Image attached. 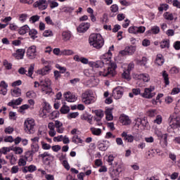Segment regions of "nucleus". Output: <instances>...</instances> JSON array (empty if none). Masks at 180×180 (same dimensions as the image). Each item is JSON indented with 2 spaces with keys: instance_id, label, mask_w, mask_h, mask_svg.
Returning <instances> with one entry per match:
<instances>
[{
  "instance_id": "19",
  "label": "nucleus",
  "mask_w": 180,
  "mask_h": 180,
  "mask_svg": "<svg viewBox=\"0 0 180 180\" xmlns=\"http://www.w3.org/2000/svg\"><path fill=\"white\" fill-rule=\"evenodd\" d=\"M51 109V106L49 103H44V108L42 110V117L46 118L47 116V113H50Z\"/></svg>"
},
{
  "instance_id": "39",
  "label": "nucleus",
  "mask_w": 180,
  "mask_h": 180,
  "mask_svg": "<svg viewBox=\"0 0 180 180\" xmlns=\"http://www.w3.org/2000/svg\"><path fill=\"white\" fill-rule=\"evenodd\" d=\"M146 32V27H136V34H141Z\"/></svg>"
},
{
  "instance_id": "63",
  "label": "nucleus",
  "mask_w": 180,
  "mask_h": 180,
  "mask_svg": "<svg viewBox=\"0 0 180 180\" xmlns=\"http://www.w3.org/2000/svg\"><path fill=\"white\" fill-rule=\"evenodd\" d=\"M151 32L153 33V34H158V33H160V27L157 26L153 27Z\"/></svg>"
},
{
  "instance_id": "29",
  "label": "nucleus",
  "mask_w": 180,
  "mask_h": 180,
  "mask_svg": "<svg viewBox=\"0 0 180 180\" xmlns=\"http://www.w3.org/2000/svg\"><path fill=\"white\" fill-rule=\"evenodd\" d=\"M105 119L106 120L110 121L113 120V115H112V109L108 108L105 110Z\"/></svg>"
},
{
  "instance_id": "8",
  "label": "nucleus",
  "mask_w": 180,
  "mask_h": 180,
  "mask_svg": "<svg viewBox=\"0 0 180 180\" xmlns=\"http://www.w3.org/2000/svg\"><path fill=\"white\" fill-rule=\"evenodd\" d=\"M33 160V154L32 152L28 151L25 153V155L23 158H21L18 160L19 167H25L26 165V161H32Z\"/></svg>"
},
{
  "instance_id": "45",
  "label": "nucleus",
  "mask_w": 180,
  "mask_h": 180,
  "mask_svg": "<svg viewBox=\"0 0 180 180\" xmlns=\"http://www.w3.org/2000/svg\"><path fill=\"white\" fill-rule=\"evenodd\" d=\"M60 112L65 115L66 113H68L70 112V107L64 105L63 107L60 108Z\"/></svg>"
},
{
  "instance_id": "48",
  "label": "nucleus",
  "mask_w": 180,
  "mask_h": 180,
  "mask_svg": "<svg viewBox=\"0 0 180 180\" xmlns=\"http://www.w3.org/2000/svg\"><path fill=\"white\" fill-rule=\"evenodd\" d=\"M94 113L97 117H100L101 119L103 117V111H102V110H96Z\"/></svg>"
},
{
  "instance_id": "5",
  "label": "nucleus",
  "mask_w": 180,
  "mask_h": 180,
  "mask_svg": "<svg viewBox=\"0 0 180 180\" xmlns=\"http://www.w3.org/2000/svg\"><path fill=\"white\" fill-rule=\"evenodd\" d=\"M40 86L42 89V92L44 94H51L53 89H51V80L46 79L40 82Z\"/></svg>"
},
{
  "instance_id": "64",
  "label": "nucleus",
  "mask_w": 180,
  "mask_h": 180,
  "mask_svg": "<svg viewBox=\"0 0 180 180\" xmlns=\"http://www.w3.org/2000/svg\"><path fill=\"white\" fill-rule=\"evenodd\" d=\"M4 131L6 134H12L13 133V128L8 127L4 129Z\"/></svg>"
},
{
  "instance_id": "27",
  "label": "nucleus",
  "mask_w": 180,
  "mask_h": 180,
  "mask_svg": "<svg viewBox=\"0 0 180 180\" xmlns=\"http://www.w3.org/2000/svg\"><path fill=\"white\" fill-rule=\"evenodd\" d=\"M120 172H122V166H118L117 169H113L111 172L112 178H117L120 174Z\"/></svg>"
},
{
  "instance_id": "16",
  "label": "nucleus",
  "mask_w": 180,
  "mask_h": 180,
  "mask_svg": "<svg viewBox=\"0 0 180 180\" xmlns=\"http://www.w3.org/2000/svg\"><path fill=\"white\" fill-rule=\"evenodd\" d=\"M121 136L123 137L124 141H127V143H133V141H134V136L131 134H127L126 131H123Z\"/></svg>"
},
{
  "instance_id": "10",
  "label": "nucleus",
  "mask_w": 180,
  "mask_h": 180,
  "mask_svg": "<svg viewBox=\"0 0 180 180\" xmlns=\"http://www.w3.org/2000/svg\"><path fill=\"white\" fill-rule=\"evenodd\" d=\"M33 6L34 8H38L39 11H44L47 9L49 4H47L46 0H39L34 3Z\"/></svg>"
},
{
  "instance_id": "2",
  "label": "nucleus",
  "mask_w": 180,
  "mask_h": 180,
  "mask_svg": "<svg viewBox=\"0 0 180 180\" xmlns=\"http://www.w3.org/2000/svg\"><path fill=\"white\" fill-rule=\"evenodd\" d=\"M108 66L106 69H104L103 71L99 72V75L102 77H108V78H111V77H115L116 75V68H117V65H115V63L109 62L108 63Z\"/></svg>"
},
{
  "instance_id": "32",
  "label": "nucleus",
  "mask_w": 180,
  "mask_h": 180,
  "mask_svg": "<svg viewBox=\"0 0 180 180\" xmlns=\"http://www.w3.org/2000/svg\"><path fill=\"white\" fill-rule=\"evenodd\" d=\"M72 143L75 144H82V139L77 135H74L72 139Z\"/></svg>"
},
{
  "instance_id": "50",
  "label": "nucleus",
  "mask_w": 180,
  "mask_h": 180,
  "mask_svg": "<svg viewBox=\"0 0 180 180\" xmlns=\"http://www.w3.org/2000/svg\"><path fill=\"white\" fill-rule=\"evenodd\" d=\"M168 8V4H160V7L158 8V11L160 12H162V11H167Z\"/></svg>"
},
{
  "instance_id": "42",
  "label": "nucleus",
  "mask_w": 180,
  "mask_h": 180,
  "mask_svg": "<svg viewBox=\"0 0 180 180\" xmlns=\"http://www.w3.org/2000/svg\"><path fill=\"white\" fill-rule=\"evenodd\" d=\"M6 158H8L10 160L11 165H15L16 164V158H15V156L9 155L6 156Z\"/></svg>"
},
{
  "instance_id": "9",
  "label": "nucleus",
  "mask_w": 180,
  "mask_h": 180,
  "mask_svg": "<svg viewBox=\"0 0 180 180\" xmlns=\"http://www.w3.org/2000/svg\"><path fill=\"white\" fill-rule=\"evenodd\" d=\"M137 47L136 46L130 45L125 47L124 50L120 51L121 56H133L136 53Z\"/></svg>"
},
{
  "instance_id": "51",
  "label": "nucleus",
  "mask_w": 180,
  "mask_h": 180,
  "mask_svg": "<svg viewBox=\"0 0 180 180\" xmlns=\"http://www.w3.org/2000/svg\"><path fill=\"white\" fill-rule=\"evenodd\" d=\"M137 64L139 65H146V64H147V58L143 57L142 60H137Z\"/></svg>"
},
{
  "instance_id": "17",
  "label": "nucleus",
  "mask_w": 180,
  "mask_h": 180,
  "mask_svg": "<svg viewBox=\"0 0 180 180\" xmlns=\"http://www.w3.org/2000/svg\"><path fill=\"white\" fill-rule=\"evenodd\" d=\"M25 49H20L16 51L15 53H13V56L16 58L17 60H22L23 57L25 56Z\"/></svg>"
},
{
  "instance_id": "30",
  "label": "nucleus",
  "mask_w": 180,
  "mask_h": 180,
  "mask_svg": "<svg viewBox=\"0 0 180 180\" xmlns=\"http://www.w3.org/2000/svg\"><path fill=\"white\" fill-rule=\"evenodd\" d=\"M122 77L124 79H127V81H130L131 79V77L130 76V72L127 69L124 70Z\"/></svg>"
},
{
  "instance_id": "1",
  "label": "nucleus",
  "mask_w": 180,
  "mask_h": 180,
  "mask_svg": "<svg viewBox=\"0 0 180 180\" xmlns=\"http://www.w3.org/2000/svg\"><path fill=\"white\" fill-rule=\"evenodd\" d=\"M89 43L90 46L96 49L97 50H101V47H103V44H105V41L102 37L101 34H91L89 38Z\"/></svg>"
},
{
  "instance_id": "55",
  "label": "nucleus",
  "mask_w": 180,
  "mask_h": 180,
  "mask_svg": "<svg viewBox=\"0 0 180 180\" xmlns=\"http://www.w3.org/2000/svg\"><path fill=\"white\" fill-rule=\"evenodd\" d=\"M156 115H157V110H150L148 112V115L150 117H154V116H156Z\"/></svg>"
},
{
  "instance_id": "15",
  "label": "nucleus",
  "mask_w": 180,
  "mask_h": 180,
  "mask_svg": "<svg viewBox=\"0 0 180 180\" xmlns=\"http://www.w3.org/2000/svg\"><path fill=\"white\" fill-rule=\"evenodd\" d=\"M112 96L115 99H120L123 96V91L120 87H117L113 89Z\"/></svg>"
},
{
  "instance_id": "38",
  "label": "nucleus",
  "mask_w": 180,
  "mask_h": 180,
  "mask_svg": "<svg viewBox=\"0 0 180 180\" xmlns=\"http://www.w3.org/2000/svg\"><path fill=\"white\" fill-rule=\"evenodd\" d=\"M32 147V151H30L33 154V153H37L39 151V143H32L31 145Z\"/></svg>"
},
{
  "instance_id": "53",
  "label": "nucleus",
  "mask_w": 180,
  "mask_h": 180,
  "mask_svg": "<svg viewBox=\"0 0 180 180\" xmlns=\"http://www.w3.org/2000/svg\"><path fill=\"white\" fill-rule=\"evenodd\" d=\"M20 22H25L27 19V14H20L19 15Z\"/></svg>"
},
{
  "instance_id": "52",
  "label": "nucleus",
  "mask_w": 180,
  "mask_h": 180,
  "mask_svg": "<svg viewBox=\"0 0 180 180\" xmlns=\"http://www.w3.org/2000/svg\"><path fill=\"white\" fill-rule=\"evenodd\" d=\"M49 6L51 8V9H54V8H57V6H58V3L56 1H50Z\"/></svg>"
},
{
  "instance_id": "62",
  "label": "nucleus",
  "mask_w": 180,
  "mask_h": 180,
  "mask_svg": "<svg viewBox=\"0 0 180 180\" xmlns=\"http://www.w3.org/2000/svg\"><path fill=\"white\" fill-rule=\"evenodd\" d=\"M40 19V16L39 15H33L30 18V20L32 22V23H35V22H38Z\"/></svg>"
},
{
  "instance_id": "20",
  "label": "nucleus",
  "mask_w": 180,
  "mask_h": 180,
  "mask_svg": "<svg viewBox=\"0 0 180 180\" xmlns=\"http://www.w3.org/2000/svg\"><path fill=\"white\" fill-rule=\"evenodd\" d=\"M120 122L124 126H127L131 123L130 118H129V116L127 115H121L120 117Z\"/></svg>"
},
{
  "instance_id": "41",
  "label": "nucleus",
  "mask_w": 180,
  "mask_h": 180,
  "mask_svg": "<svg viewBox=\"0 0 180 180\" xmlns=\"http://www.w3.org/2000/svg\"><path fill=\"white\" fill-rule=\"evenodd\" d=\"M61 54L63 56H72V54H74V51L70 49H65L61 52Z\"/></svg>"
},
{
  "instance_id": "24",
  "label": "nucleus",
  "mask_w": 180,
  "mask_h": 180,
  "mask_svg": "<svg viewBox=\"0 0 180 180\" xmlns=\"http://www.w3.org/2000/svg\"><path fill=\"white\" fill-rule=\"evenodd\" d=\"M51 70L50 65H45V67L39 70H37V74L39 75H46L47 72H49Z\"/></svg>"
},
{
  "instance_id": "3",
  "label": "nucleus",
  "mask_w": 180,
  "mask_h": 180,
  "mask_svg": "<svg viewBox=\"0 0 180 180\" xmlns=\"http://www.w3.org/2000/svg\"><path fill=\"white\" fill-rule=\"evenodd\" d=\"M82 101L85 105H91L95 102V96H94V93L91 90H86L82 94Z\"/></svg>"
},
{
  "instance_id": "23",
  "label": "nucleus",
  "mask_w": 180,
  "mask_h": 180,
  "mask_svg": "<svg viewBox=\"0 0 180 180\" xmlns=\"http://www.w3.org/2000/svg\"><path fill=\"white\" fill-rule=\"evenodd\" d=\"M72 36V34L70 31H63L62 32V37L64 41H68L71 39Z\"/></svg>"
},
{
  "instance_id": "57",
  "label": "nucleus",
  "mask_w": 180,
  "mask_h": 180,
  "mask_svg": "<svg viewBox=\"0 0 180 180\" xmlns=\"http://www.w3.org/2000/svg\"><path fill=\"white\" fill-rule=\"evenodd\" d=\"M26 96L27 98H36V93H34V91H27L26 93Z\"/></svg>"
},
{
  "instance_id": "56",
  "label": "nucleus",
  "mask_w": 180,
  "mask_h": 180,
  "mask_svg": "<svg viewBox=\"0 0 180 180\" xmlns=\"http://www.w3.org/2000/svg\"><path fill=\"white\" fill-rule=\"evenodd\" d=\"M26 109H29V105H27V104L20 106L18 110V112H20V113H24L23 111L26 110Z\"/></svg>"
},
{
  "instance_id": "28",
  "label": "nucleus",
  "mask_w": 180,
  "mask_h": 180,
  "mask_svg": "<svg viewBox=\"0 0 180 180\" xmlns=\"http://www.w3.org/2000/svg\"><path fill=\"white\" fill-rule=\"evenodd\" d=\"M104 64L105 63H103V61L98 60V61H96V62H93L91 63V67L93 68H101V67H103Z\"/></svg>"
},
{
  "instance_id": "60",
  "label": "nucleus",
  "mask_w": 180,
  "mask_h": 180,
  "mask_svg": "<svg viewBox=\"0 0 180 180\" xmlns=\"http://www.w3.org/2000/svg\"><path fill=\"white\" fill-rule=\"evenodd\" d=\"M56 68H58V70H60L61 74H64L67 71V68L65 67H61L60 65L57 64L56 65Z\"/></svg>"
},
{
  "instance_id": "36",
  "label": "nucleus",
  "mask_w": 180,
  "mask_h": 180,
  "mask_svg": "<svg viewBox=\"0 0 180 180\" xmlns=\"http://www.w3.org/2000/svg\"><path fill=\"white\" fill-rule=\"evenodd\" d=\"M162 77L165 80V84L166 85H169V79L168 78V74H167V71H163L162 72Z\"/></svg>"
},
{
  "instance_id": "18",
  "label": "nucleus",
  "mask_w": 180,
  "mask_h": 180,
  "mask_svg": "<svg viewBox=\"0 0 180 180\" xmlns=\"http://www.w3.org/2000/svg\"><path fill=\"white\" fill-rule=\"evenodd\" d=\"M63 96L68 102H75V101H77V96L74 94H71V92L64 94Z\"/></svg>"
},
{
  "instance_id": "35",
  "label": "nucleus",
  "mask_w": 180,
  "mask_h": 180,
  "mask_svg": "<svg viewBox=\"0 0 180 180\" xmlns=\"http://www.w3.org/2000/svg\"><path fill=\"white\" fill-rule=\"evenodd\" d=\"M110 11L111 13H117V12H119V6H117V4H112L110 7Z\"/></svg>"
},
{
  "instance_id": "26",
  "label": "nucleus",
  "mask_w": 180,
  "mask_h": 180,
  "mask_svg": "<svg viewBox=\"0 0 180 180\" xmlns=\"http://www.w3.org/2000/svg\"><path fill=\"white\" fill-rule=\"evenodd\" d=\"M11 94L14 98H18L22 95V90L18 87H15L14 89L11 90Z\"/></svg>"
},
{
  "instance_id": "40",
  "label": "nucleus",
  "mask_w": 180,
  "mask_h": 180,
  "mask_svg": "<svg viewBox=\"0 0 180 180\" xmlns=\"http://www.w3.org/2000/svg\"><path fill=\"white\" fill-rule=\"evenodd\" d=\"M160 47L161 49H165V47H167V49L169 48V41L163 40L160 43Z\"/></svg>"
},
{
  "instance_id": "6",
  "label": "nucleus",
  "mask_w": 180,
  "mask_h": 180,
  "mask_svg": "<svg viewBox=\"0 0 180 180\" xmlns=\"http://www.w3.org/2000/svg\"><path fill=\"white\" fill-rule=\"evenodd\" d=\"M25 131L28 134H33L34 133V120L27 118L25 121Z\"/></svg>"
},
{
  "instance_id": "46",
  "label": "nucleus",
  "mask_w": 180,
  "mask_h": 180,
  "mask_svg": "<svg viewBox=\"0 0 180 180\" xmlns=\"http://www.w3.org/2000/svg\"><path fill=\"white\" fill-rule=\"evenodd\" d=\"M128 32H129V33H131L133 34H137V27H136V26L130 27L128 29Z\"/></svg>"
},
{
  "instance_id": "12",
  "label": "nucleus",
  "mask_w": 180,
  "mask_h": 180,
  "mask_svg": "<svg viewBox=\"0 0 180 180\" xmlns=\"http://www.w3.org/2000/svg\"><path fill=\"white\" fill-rule=\"evenodd\" d=\"M36 46H31L30 47L28 48L27 51V56L28 58L30 60H33V58H35L36 57Z\"/></svg>"
},
{
  "instance_id": "61",
  "label": "nucleus",
  "mask_w": 180,
  "mask_h": 180,
  "mask_svg": "<svg viewBox=\"0 0 180 180\" xmlns=\"http://www.w3.org/2000/svg\"><path fill=\"white\" fill-rule=\"evenodd\" d=\"M144 123H146V120H142L141 118H138L136 120V124H137V126H140V124H142V126H144Z\"/></svg>"
},
{
  "instance_id": "4",
  "label": "nucleus",
  "mask_w": 180,
  "mask_h": 180,
  "mask_svg": "<svg viewBox=\"0 0 180 180\" xmlns=\"http://www.w3.org/2000/svg\"><path fill=\"white\" fill-rule=\"evenodd\" d=\"M169 122L171 129H178V127H180V115L174 112L169 116Z\"/></svg>"
},
{
  "instance_id": "54",
  "label": "nucleus",
  "mask_w": 180,
  "mask_h": 180,
  "mask_svg": "<svg viewBox=\"0 0 180 180\" xmlns=\"http://www.w3.org/2000/svg\"><path fill=\"white\" fill-rule=\"evenodd\" d=\"M45 22L47 23V25L54 26V22H53V20H51V18L50 16H47L45 18Z\"/></svg>"
},
{
  "instance_id": "7",
  "label": "nucleus",
  "mask_w": 180,
  "mask_h": 180,
  "mask_svg": "<svg viewBox=\"0 0 180 180\" xmlns=\"http://www.w3.org/2000/svg\"><path fill=\"white\" fill-rule=\"evenodd\" d=\"M155 89V87L153 86L146 88L144 92L141 94V96L146 99H151V98H154V96H155V93L154 92Z\"/></svg>"
},
{
  "instance_id": "22",
  "label": "nucleus",
  "mask_w": 180,
  "mask_h": 180,
  "mask_svg": "<svg viewBox=\"0 0 180 180\" xmlns=\"http://www.w3.org/2000/svg\"><path fill=\"white\" fill-rule=\"evenodd\" d=\"M8 92V84L3 81L0 83V94L5 95Z\"/></svg>"
},
{
  "instance_id": "31",
  "label": "nucleus",
  "mask_w": 180,
  "mask_h": 180,
  "mask_svg": "<svg viewBox=\"0 0 180 180\" xmlns=\"http://www.w3.org/2000/svg\"><path fill=\"white\" fill-rule=\"evenodd\" d=\"M29 36L32 39V40H35L37 39V30H30Z\"/></svg>"
},
{
  "instance_id": "14",
  "label": "nucleus",
  "mask_w": 180,
  "mask_h": 180,
  "mask_svg": "<svg viewBox=\"0 0 180 180\" xmlns=\"http://www.w3.org/2000/svg\"><path fill=\"white\" fill-rule=\"evenodd\" d=\"M91 27V24L89 22H82L77 27V32L79 33H85L88 29Z\"/></svg>"
},
{
  "instance_id": "58",
  "label": "nucleus",
  "mask_w": 180,
  "mask_h": 180,
  "mask_svg": "<svg viewBox=\"0 0 180 180\" xmlns=\"http://www.w3.org/2000/svg\"><path fill=\"white\" fill-rule=\"evenodd\" d=\"M4 141L5 143H13L14 139L13 137H12V136H8L4 138Z\"/></svg>"
},
{
  "instance_id": "59",
  "label": "nucleus",
  "mask_w": 180,
  "mask_h": 180,
  "mask_svg": "<svg viewBox=\"0 0 180 180\" xmlns=\"http://www.w3.org/2000/svg\"><path fill=\"white\" fill-rule=\"evenodd\" d=\"M27 169L29 172H34V171L37 170V167L33 165H31L27 167Z\"/></svg>"
},
{
  "instance_id": "47",
  "label": "nucleus",
  "mask_w": 180,
  "mask_h": 180,
  "mask_svg": "<svg viewBox=\"0 0 180 180\" xmlns=\"http://www.w3.org/2000/svg\"><path fill=\"white\" fill-rule=\"evenodd\" d=\"M43 36L44 37H51V36H53V31H51L50 30H46L43 33Z\"/></svg>"
},
{
  "instance_id": "37",
  "label": "nucleus",
  "mask_w": 180,
  "mask_h": 180,
  "mask_svg": "<svg viewBox=\"0 0 180 180\" xmlns=\"http://www.w3.org/2000/svg\"><path fill=\"white\" fill-rule=\"evenodd\" d=\"M34 71V64H31L28 69V72H27V74H26V75L32 77V75H33Z\"/></svg>"
},
{
  "instance_id": "25",
  "label": "nucleus",
  "mask_w": 180,
  "mask_h": 180,
  "mask_svg": "<svg viewBox=\"0 0 180 180\" xmlns=\"http://www.w3.org/2000/svg\"><path fill=\"white\" fill-rule=\"evenodd\" d=\"M165 61L164 56L162 54H158L155 60V64H157V65H162Z\"/></svg>"
},
{
  "instance_id": "11",
  "label": "nucleus",
  "mask_w": 180,
  "mask_h": 180,
  "mask_svg": "<svg viewBox=\"0 0 180 180\" xmlns=\"http://www.w3.org/2000/svg\"><path fill=\"white\" fill-rule=\"evenodd\" d=\"M134 78H136V79H142L143 82H150V80L151 79L150 75L147 73L136 74L134 75Z\"/></svg>"
},
{
  "instance_id": "44",
  "label": "nucleus",
  "mask_w": 180,
  "mask_h": 180,
  "mask_svg": "<svg viewBox=\"0 0 180 180\" xmlns=\"http://www.w3.org/2000/svg\"><path fill=\"white\" fill-rule=\"evenodd\" d=\"M153 123H156V124H161V123H162V117L161 115H157Z\"/></svg>"
},
{
  "instance_id": "34",
  "label": "nucleus",
  "mask_w": 180,
  "mask_h": 180,
  "mask_svg": "<svg viewBox=\"0 0 180 180\" xmlns=\"http://www.w3.org/2000/svg\"><path fill=\"white\" fill-rule=\"evenodd\" d=\"M27 32H29V26L27 25L21 27L18 31L19 34H26Z\"/></svg>"
},
{
  "instance_id": "21",
  "label": "nucleus",
  "mask_w": 180,
  "mask_h": 180,
  "mask_svg": "<svg viewBox=\"0 0 180 180\" xmlns=\"http://www.w3.org/2000/svg\"><path fill=\"white\" fill-rule=\"evenodd\" d=\"M55 128L56 129L57 133H64V127H63V122L58 120L55 121Z\"/></svg>"
},
{
  "instance_id": "13",
  "label": "nucleus",
  "mask_w": 180,
  "mask_h": 180,
  "mask_svg": "<svg viewBox=\"0 0 180 180\" xmlns=\"http://www.w3.org/2000/svg\"><path fill=\"white\" fill-rule=\"evenodd\" d=\"M39 157L42 158L44 162L53 161V160H54V156L51 155V154L49 153V152H44V153L39 154Z\"/></svg>"
},
{
  "instance_id": "43",
  "label": "nucleus",
  "mask_w": 180,
  "mask_h": 180,
  "mask_svg": "<svg viewBox=\"0 0 180 180\" xmlns=\"http://www.w3.org/2000/svg\"><path fill=\"white\" fill-rule=\"evenodd\" d=\"M164 17L167 20H174V15L169 13H165Z\"/></svg>"
},
{
  "instance_id": "33",
  "label": "nucleus",
  "mask_w": 180,
  "mask_h": 180,
  "mask_svg": "<svg viewBox=\"0 0 180 180\" xmlns=\"http://www.w3.org/2000/svg\"><path fill=\"white\" fill-rule=\"evenodd\" d=\"M91 131L92 133V134H94V136H101V134H102V129H99V128H91Z\"/></svg>"
},
{
  "instance_id": "49",
  "label": "nucleus",
  "mask_w": 180,
  "mask_h": 180,
  "mask_svg": "<svg viewBox=\"0 0 180 180\" xmlns=\"http://www.w3.org/2000/svg\"><path fill=\"white\" fill-rule=\"evenodd\" d=\"M43 150H50L51 148V146L49 143H44V141L41 142Z\"/></svg>"
}]
</instances>
